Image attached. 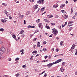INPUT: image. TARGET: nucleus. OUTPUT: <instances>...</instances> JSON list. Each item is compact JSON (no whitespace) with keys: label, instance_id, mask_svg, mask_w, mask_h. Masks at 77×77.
<instances>
[{"label":"nucleus","instance_id":"1","mask_svg":"<svg viewBox=\"0 0 77 77\" xmlns=\"http://www.w3.org/2000/svg\"><path fill=\"white\" fill-rule=\"evenodd\" d=\"M62 60V59H60L59 60L56 61L55 62L51 63H50L49 64L47 65L46 66H48V68H50V67H51V66H52V65H54V64H56V63H59V62H61Z\"/></svg>","mask_w":77,"mask_h":77},{"label":"nucleus","instance_id":"2","mask_svg":"<svg viewBox=\"0 0 77 77\" xmlns=\"http://www.w3.org/2000/svg\"><path fill=\"white\" fill-rule=\"evenodd\" d=\"M52 32L55 35V36H56V35H57V34L58 33V31H57V30L56 29V28H54L52 29Z\"/></svg>","mask_w":77,"mask_h":77},{"label":"nucleus","instance_id":"3","mask_svg":"<svg viewBox=\"0 0 77 77\" xmlns=\"http://www.w3.org/2000/svg\"><path fill=\"white\" fill-rule=\"evenodd\" d=\"M6 51V49L5 48H2L0 49V54H3V53L5 52Z\"/></svg>","mask_w":77,"mask_h":77},{"label":"nucleus","instance_id":"4","mask_svg":"<svg viewBox=\"0 0 77 77\" xmlns=\"http://www.w3.org/2000/svg\"><path fill=\"white\" fill-rule=\"evenodd\" d=\"M43 2H44V0H40L37 2V3H43Z\"/></svg>","mask_w":77,"mask_h":77},{"label":"nucleus","instance_id":"5","mask_svg":"<svg viewBox=\"0 0 77 77\" xmlns=\"http://www.w3.org/2000/svg\"><path fill=\"white\" fill-rule=\"evenodd\" d=\"M4 12L5 13L7 16H8V15H9V13H8V12L7 11H6V10Z\"/></svg>","mask_w":77,"mask_h":77},{"label":"nucleus","instance_id":"6","mask_svg":"<svg viewBox=\"0 0 77 77\" xmlns=\"http://www.w3.org/2000/svg\"><path fill=\"white\" fill-rule=\"evenodd\" d=\"M63 67L62 66L61 67L60 71H61V72H63V71H64V69H63Z\"/></svg>","mask_w":77,"mask_h":77},{"label":"nucleus","instance_id":"7","mask_svg":"<svg viewBox=\"0 0 77 77\" xmlns=\"http://www.w3.org/2000/svg\"><path fill=\"white\" fill-rule=\"evenodd\" d=\"M1 21L2 23L6 22L7 21V20H6V19H4L1 20Z\"/></svg>","mask_w":77,"mask_h":77},{"label":"nucleus","instance_id":"8","mask_svg":"<svg viewBox=\"0 0 77 77\" xmlns=\"http://www.w3.org/2000/svg\"><path fill=\"white\" fill-rule=\"evenodd\" d=\"M47 17H49L48 18H52L53 16V15L51 14L48 15Z\"/></svg>","mask_w":77,"mask_h":77},{"label":"nucleus","instance_id":"9","mask_svg":"<svg viewBox=\"0 0 77 77\" xmlns=\"http://www.w3.org/2000/svg\"><path fill=\"white\" fill-rule=\"evenodd\" d=\"M12 36L13 38H14V39H15L16 40V41H17V39L16 38V36H15V35H14V34L12 35Z\"/></svg>","mask_w":77,"mask_h":77},{"label":"nucleus","instance_id":"10","mask_svg":"<svg viewBox=\"0 0 77 77\" xmlns=\"http://www.w3.org/2000/svg\"><path fill=\"white\" fill-rule=\"evenodd\" d=\"M23 17H24V15H21L20 16V18L21 20V19H22Z\"/></svg>","mask_w":77,"mask_h":77},{"label":"nucleus","instance_id":"11","mask_svg":"<svg viewBox=\"0 0 77 77\" xmlns=\"http://www.w3.org/2000/svg\"><path fill=\"white\" fill-rule=\"evenodd\" d=\"M40 44L41 42H38V43H37V46L38 47H40V45H41Z\"/></svg>","mask_w":77,"mask_h":77},{"label":"nucleus","instance_id":"12","mask_svg":"<svg viewBox=\"0 0 77 77\" xmlns=\"http://www.w3.org/2000/svg\"><path fill=\"white\" fill-rule=\"evenodd\" d=\"M38 5L36 4L34 6V9H37V8H38Z\"/></svg>","mask_w":77,"mask_h":77},{"label":"nucleus","instance_id":"13","mask_svg":"<svg viewBox=\"0 0 77 77\" xmlns=\"http://www.w3.org/2000/svg\"><path fill=\"white\" fill-rule=\"evenodd\" d=\"M24 32V30H22V31H21L20 32L19 34H20V35H22L23 33Z\"/></svg>","mask_w":77,"mask_h":77},{"label":"nucleus","instance_id":"14","mask_svg":"<svg viewBox=\"0 0 77 77\" xmlns=\"http://www.w3.org/2000/svg\"><path fill=\"white\" fill-rule=\"evenodd\" d=\"M68 17V16L66 15H64L63 17L64 18H65V19H66Z\"/></svg>","mask_w":77,"mask_h":77},{"label":"nucleus","instance_id":"15","mask_svg":"<svg viewBox=\"0 0 77 77\" xmlns=\"http://www.w3.org/2000/svg\"><path fill=\"white\" fill-rule=\"evenodd\" d=\"M63 41H61L60 42V44L61 46H62L63 45Z\"/></svg>","mask_w":77,"mask_h":77},{"label":"nucleus","instance_id":"16","mask_svg":"<svg viewBox=\"0 0 77 77\" xmlns=\"http://www.w3.org/2000/svg\"><path fill=\"white\" fill-rule=\"evenodd\" d=\"M16 77H18V76H20V73H17L15 75Z\"/></svg>","mask_w":77,"mask_h":77},{"label":"nucleus","instance_id":"17","mask_svg":"<svg viewBox=\"0 0 77 77\" xmlns=\"http://www.w3.org/2000/svg\"><path fill=\"white\" fill-rule=\"evenodd\" d=\"M64 6H65V5L62 4L60 6V8H63Z\"/></svg>","mask_w":77,"mask_h":77},{"label":"nucleus","instance_id":"18","mask_svg":"<svg viewBox=\"0 0 77 77\" xmlns=\"http://www.w3.org/2000/svg\"><path fill=\"white\" fill-rule=\"evenodd\" d=\"M2 5L3 6H8V5H7V4H5V3H3L2 4Z\"/></svg>","mask_w":77,"mask_h":77},{"label":"nucleus","instance_id":"19","mask_svg":"<svg viewBox=\"0 0 77 77\" xmlns=\"http://www.w3.org/2000/svg\"><path fill=\"white\" fill-rule=\"evenodd\" d=\"M39 31V29H37V30H36L35 31L34 33L33 34V35H34V34H35V33H37V32H38Z\"/></svg>","mask_w":77,"mask_h":77},{"label":"nucleus","instance_id":"20","mask_svg":"<svg viewBox=\"0 0 77 77\" xmlns=\"http://www.w3.org/2000/svg\"><path fill=\"white\" fill-rule=\"evenodd\" d=\"M42 25V23L38 24L39 27V28H41V26Z\"/></svg>","mask_w":77,"mask_h":77},{"label":"nucleus","instance_id":"21","mask_svg":"<svg viewBox=\"0 0 77 77\" xmlns=\"http://www.w3.org/2000/svg\"><path fill=\"white\" fill-rule=\"evenodd\" d=\"M75 45L74 44H73L72 47V48H75Z\"/></svg>","mask_w":77,"mask_h":77},{"label":"nucleus","instance_id":"22","mask_svg":"<svg viewBox=\"0 0 77 77\" xmlns=\"http://www.w3.org/2000/svg\"><path fill=\"white\" fill-rule=\"evenodd\" d=\"M20 60V58L18 57L16 58L15 59L16 61H17V60Z\"/></svg>","mask_w":77,"mask_h":77},{"label":"nucleus","instance_id":"23","mask_svg":"<svg viewBox=\"0 0 77 77\" xmlns=\"http://www.w3.org/2000/svg\"><path fill=\"white\" fill-rule=\"evenodd\" d=\"M61 11L63 14H65L66 13V11H65V10H63Z\"/></svg>","mask_w":77,"mask_h":77},{"label":"nucleus","instance_id":"24","mask_svg":"<svg viewBox=\"0 0 77 77\" xmlns=\"http://www.w3.org/2000/svg\"><path fill=\"white\" fill-rule=\"evenodd\" d=\"M30 59V60H33V55L31 56Z\"/></svg>","mask_w":77,"mask_h":77},{"label":"nucleus","instance_id":"25","mask_svg":"<svg viewBox=\"0 0 77 77\" xmlns=\"http://www.w3.org/2000/svg\"><path fill=\"white\" fill-rule=\"evenodd\" d=\"M43 51H47V49H46L45 48H44L43 49Z\"/></svg>","mask_w":77,"mask_h":77},{"label":"nucleus","instance_id":"26","mask_svg":"<svg viewBox=\"0 0 77 77\" xmlns=\"http://www.w3.org/2000/svg\"><path fill=\"white\" fill-rule=\"evenodd\" d=\"M46 27L47 29H50V27L48 26H47V25L46 26Z\"/></svg>","mask_w":77,"mask_h":77},{"label":"nucleus","instance_id":"27","mask_svg":"<svg viewBox=\"0 0 77 77\" xmlns=\"http://www.w3.org/2000/svg\"><path fill=\"white\" fill-rule=\"evenodd\" d=\"M4 30V29L3 28H1L0 29V31L1 32H3Z\"/></svg>","mask_w":77,"mask_h":77},{"label":"nucleus","instance_id":"28","mask_svg":"<svg viewBox=\"0 0 77 77\" xmlns=\"http://www.w3.org/2000/svg\"><path fill=\"white\" fill-rule=\"evenodd\" d=\"M63 66L65 65V62H63L62 63Z\"/></svg>","mask_w":77,"mask_h":77},{"label":"nucleus","instance_id":"29","mask_svg":"<svg viewBox=\"0 0 77 77\" xmlns=\"http://www.w3.org/2000/svg\"><path fill=\"white\" fill-rule=\"evenodd\" d=\"M36 39H37V38H35L33 39V41H36Z\"/></svg>","mask_w":77,"mask_h":77},{"label":"nucleus","instance_id":"30","mask_svg":"<svg viewBox=\"0 0 77 77\" xmlns=\"http://www.w3.org/2000/svg\"><path fill=\"white\" fill-rule=\"evenodd\" d=\"M56 51H57V52H58L59 51V49L57 48H56Z\"/></svg>","mask_w":77,"mask_h":77},{"label":"nucleus","instance_id":"31","mask_svg":"<svg viewBox=\"0 0 77 77\" xmlns=\"http://www.w3.org/2000/svg\"><path fill=\"white\" fill-rule=\"evenodd\" d=\"M47 76V73H45V74L44 75V77H46Z\"/></svg>","mask_w":77,"mask_h":77},{"label":"nucleus","instance_id":"32","mask_svg":"<svg viewBox=\"0 0 77 77\" xmlns=\"http://www.w3.org/2000/svg\"><path fill=\"white\" fill-rule=\"evenodd\" d=\"M73 23V22H72V21L69 22V24H71V23Z\"/></svg>","mask_w":77,"mask_h":77},{"label":"nucleus","instance_id":"33","mask_svg":"<svg viewBox=\"0 0 77 77\" xmlns=\"http://www.w3.org/2000/svg\"><path fill=\"white\" fill-rule=\"evenodd\" d=\"M45 7H43L41 8V10H45Z\"/></svg>","mask_w":77,"mask_h":77},{"label":"nucleus","instance_id":"34","mask_svg":"<svg viewBox=\"0 0 77 77\" xmlns=\"http://www.w3.org/2000/svg\"><path fill=\"white\" fill-rule=\"evenodd\" d=\"M7 51V53H10V50L9 49H8Z\"/></svg>","mask_w":77,"mask_h":77},{"label":"nucleus","instance_id":"35","mask_svg":"<svg viewBox=\"0 0 77 77\" xmlns=\"http://www.w3.org/2000/svg\"><path fill=\"white\" fill-rule=\"evenodd\" d=\"M26 64L22 66V68H26Z\"/></svg>","mask_w":77,"mask_h":77},{"label":"nucleus","instance_id":"36","mask_svg":"<svg viewBox=\"0 0 77 77\" xmlns=\"http://www.w3.org/2000/svg\"><path fill=\"white\" fill-rule=\"evenodd\" d=\"M73 29V28L71 27H70L69 28V31H71V30H72V29Z\"/></svg>","mask_w":77,"mask_h":77},{"label":"nucleus","instance_id":"37","mask_svg":"<svg viewBox=\"0 0 77 77\" xmlns=\"http://www.w3.org/2000/svg\"><path fill=\"white\" fill-rule=\"evenodd\" d=\"M20 51V52H23V51H24V50L23 49Z\"/></svg>","mask_w":77,"mask_h":77},{"label":"nucleus","instance_id":"38","mask_svg":"<svg viewBox=\"0 0 77 77\" xmlns=\"http://www.w3.org/2000/svg\"><path fill=\"white\" fill-rule=\"evenodd\" d=\"M37 53V51H35L32 52V53Z\"/></svg>","mask_w":77,"mask_h":77},{"label":"nucleus","instance_id":"39","mask_svg":"<svg viewBox=\"0 0 77 77\" xmlns=\"http://www.w3.org/2000/svg\"><path fill=\"white\" fill-rule=\"evenodd\" d=\"M51 25H53V26H54V25H55L56 24V23H51Z\"/></svg>","mask_w":77,"mask_h":77},{"label":"nucleus","instance_id":"40","mask_svg":"<svg viewBox=\"0 0 77 77\" xmlns=\"http://www.w3.org/2000/svg\"><path fill=\"white\" fill-rule=\"evenodd\" d=\"M47 61H48V60H44L42 61V62H47Z\"/></svg>","mask_w":77,"mask_h":77},{"label":"nucleus","instance_id":"41","mask_svg":"<svg viewBox=\"0 0 77 77\" xmlns=\"http://www.w3.org/2000/svg\"><path fill=\"white\" fill-rule=\"evenodd\" d=\"M8 60H9V61H11V58H9L8 59Z\"/></svg>","mask_w":77,"mask_h":77},{"label":"nucleus","instance_id":"42","mask_svg":"<svg viewBox=\"0 0 77 77\" xmlns=\"http://www.w3.org/2000/svg\"><path fill=\"white\" fill-rule=\"evenodd\" d=\"M3 43V42L2 41L0 40V45H2Z\"/></svg>","mask_w":77,"mask_h":77},{"label":"nucleus","instance_id":"43","mask_svg":"<svg viewBox=\"0 0 77 77\" xmlns=\"http://www.w3.org/2000/svg\"><path fill=\"white\" fill-rule=\"evenodd\" d=\"M39 19H38L36 21L37 23H39Z\"/></svg>","mask_w":77,"mask_h":77},{"label":"nucleus","instance_id":"44","mask_svg":"<svg viewBox=\"0 0 77 77\" xmlns=\"http://www.w3.org/2000/svg\"><path fill=\"white\" fill-rule=\"evenodd\" d=\"M24 34H22V35H21V36L22 37V38H24Z\"/></svg>","mask_w":77,"mask_h":77},{"label":"nucleus","instance_id":"45","mask_svg":"<svg viewBox=\"0 0 77 77\" xmlns=\"http://www.w3.org/2000/svg\"><path fill=\"white\" fill-rule=\"evenodd\" d=\"M45 72V70L44 71H43L41 73V74H44V72Z\"/></svg>","mask_w":77,"mask_h":77},{"label":"nucleus","instance_id":"46","mask_svg":"<svg viewBox=\"0 0 77 77\" xmlns=\"http://www.w3.org/2000/svg\"><path fill=\"white\" fill-rule=\"evenodd\" d=\"M28 29H30V28H31V26H30V25L29 26H28Z\"/></svg>","mask_w":77,"mask_h":77},{"label":"nucleus","instance_id":"47","mask_svg":"<svg viewBox=\"0 0 77 77\" xmlns=\"http://www.w3.org/2000/svg\"><path fill=\"white\" fill-rule=\"evenodd\" d=\"M46 13V11H45V12L43 13H42L41 14V15H43V14H45Z\"/></svg>","mask_w":77,"mask_h":77},{"label":"nucleus","instance_id":"48","mask_svg":"<svg viewBox=\"0 0 77 77\" xmlns=\"http://www.w3.org/2000/svg\"><path fill=\"white\" fill-rule=\"evenodd\" d=\"M39 55H40V54H37L36 56V57H37V56H39Z\"/></svg>","mask_w":77,"mask_h":77},{"label":"nucleus","instance_id":"49","mask_svg":"<svg viewBox=\"0 0 77 77\" xmlns=\"http://www.w3.org/2000/svg\"><path fill=\"white\" fill-rule=\"evenodd\" d=\"M35 26H31V28H35Z\"/></svg>","mask_w":77,"mask_h":77},{"label":"nucleus","instance_id":"50","mask_svg":"<svg viewBox=\"0 0 77 77\" xmlns=\"http://www.w3.org/2000/svg\"><path fill=\"white\" fill-rule=\"evenodd\" d=\"M43 44H47V42L45 41L43 42Z\"/></svg>","mask_w":77,"mask_h":77},{"label":"nucleus","instance_id":"51","mask_svg":"<svg viewBox=\"0 0 77 77\" xmlns=\"http://www.w3.org/2000/svg\"><path fill=\"white\" fill-rule=\"evenodd\" d=\"M29 11H27L26 13V15H29Z\"/></svg>","mask_w":77,"mask_h":77},{"label":"nucleus","instance_id":"52","mask_svg":"<svg viewBox=\"0 0 77 77\" xmlns=\"http://www.w3.org/2000/svg\"><path fill=\"white\" fill-rule=\"evenodd\" d=\"M48 57V56H45V59H46Z\"/></svg>","mask_w":77,"mask_h":77},{"label":"nucleus","instance_id":"53","mask_svg":"<svg viewBox=\"0 0 77 77\" xmlns=\"http://www.w3.org/2000/svg\"><path fill=\"white\" fill-rule=\"evenodd\" d=\"M9 18L10 19V20H11V19H12V17L11 16H9Z\"/></svg>","mask_w":77,"mask_h":77},{"label":"nucleus","instance_id":"54","mask_svg":"<svg viewBox=\"0 0 77 77\" xmlns=\"http://www.w3.org/2000/svg\"><path fill=\"white\" fill-rule=\"evenodd\" d=\"M30 2H33L34 1L33 0H29Z\"/></svg>","mask_w":77,"mask_h":77},{"label":"nucleus","instance_id":"55","mask_svg":"<svg viewBox=\"0 0 77 77\" xmlns=\"http://www.w3.org/2000/svg\"><path fill=\"white\" fill-rule=\"evenodd\" d=\"M57 7H58V5H55V8H57Z\"/></svg>","mask_w":77,"mask_h":77},{"label":"nucleus","instance_id":"56","mask_svg":"<svg viewBox=\"0 0 77 77\" xmlns=\"http://www.w3.org/2000/svg\"><path fill=\"white\" fill-rule=\"evenodd\" d=\"M73 49H74V48H72V47L70 50H73Z\"/></svg>","mask_w":77,"mask_h":77},{"label":"nucleus","instance_id":"57","mask_svg":"<svg viewBox=\"0 0 77 77\" xmlns=\"http://www.w3.org/2000/svg\"><path fill=\"white\" fill-rule=\"evenodd\" d=\"M24 24H26V20H24Z\"/></svg>","mask_w":77,"mask_h":77},{"label":"nucleus","instance_id":"58","mask_svg":"<svg viewBox=\"0 0 77 77\" xmlns=\"http://www.w3.org/2000/svg\"><path fill=\"white\" fill-rule=\"evenodd\" d=\"M51 51H54V48H53L52 49H51Z\"/></svg>","mask_w":77,"mask_h":77},{"label":"nucleus","instance_id":"59","mask_svg":"<svg viewBox=\"0 0 77 77\" xmlns=\"http://www.w3.org/2000/svg\"><path fill=\"white\" fill-rule=\"evenodd\" d=\"M3 77H8L7 75H4L3 76Z\"/></svg>","mask_w":77,"mask_h":77},{"label":"nucleus","instance_id":"60","mask_svg":"<svg viewBox=\"0 0 77 77\" xmlns=\"http://www.w3.org/2000/svg\"><path fill=\"white\" fill-rule=\"evenodd\" d=\"M70 35H72V36H74V34H71L70 33Z\"/></svg>","mask_w":77,"mask_h":77},{"label":"nucleus","instance_id":"61","mask_svg":"<svg viewBox=\"0 0 77 77\" xmlns=\"http://www.w3.org/2000/svg\"><path fill=\"white\" fill-rule=\"evenodd\" d=\"M77 51H76V53L75 54V55H77Z\"/></svg>","mask_w":77,"mask_h":77},{"label":"nucleus","instance_id":"62","mask_svg":"<svg viewBox=\"0 0 77 77\" xmlns=\"http://www.w3.org/2000/svg\"><path fill=\"white\" fill-rule=\"evenodd\" d=\"M45 21L46 22H47L48 21V20L47 19H45Z\"/></svg>","mask_w":77,"mask_h":77},{"label":"nucleus","instance_id":"63","mask_svg":"<svg viewBox=\"0 0 77 77\" xmlns=\"http://www.w3.org/2000/svg\"><path fill=\"white\" fill-rule=\"evenodd\" d=\"M53 8H55V5H53Z\"/></svg>","mask_w":77,"mask_h":77},{"label":"nucleus","instance_id":"64","mask_svg":"<svg viewBox=\"0 0 77 77\" xmlns=\"http://www.w3.org/2000/svg\"><path fill=\"white\" fill-rule=\"evenodd\" d=\"M75 17H72V19H75Z\"/></svg>","mask_w":77,"mask_h":77}]
</instances>
